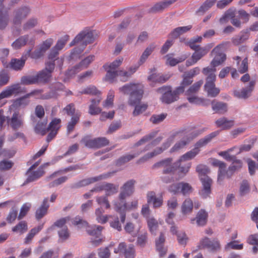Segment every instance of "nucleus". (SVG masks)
<instances>
[{
  "instance_id": "nucleus-34",
  "label": "nucleus",
  "mask_w": 258,
  "mask_h": 258,
  "mask_svg": "<svg viewBox=\"0 0 258 258\" xmlns=\"http://www.w3.org/2000/svg\"><path fill=\"white\" fill-rule=\"evenodd\" d=\"M105 177H106V176L105 175H100L99 176H97V177H95L84 179H83V180L75 183L73 185V187L79 188L82 186H86L87 185H89L92 183L96 182L100 179H101L105 178Z\"/></svg>"
},
{
  "instance_id": "nucleus-10",
  "label": "nucleus",
  "mask_w": 258,
  "mask_h": 258,
  "mask_svg": "<svg viewBox=\"0 0 258 258\" xmlns=\"http://www.w3.org/2000/svg\"><path fill=\"white\" fill-rule=\"evenodd\" d=\"M172 158H166L154 164L152 168L162 169L163 174H171L176 170L174 164H172Z\"/></svg>"
},
{
  "instance_id": "nucleus-46",
  "label": "nucleus",
  "mask_w": 258,
  "mask_h": 258,
  "mask_svg": "<svg viewBox=\"0 0 258 258\" xmlns=\"http://www.w3.org/2000/svg\"><path fill=\"white\" fill-rule=\"evenodd\" d=\"M212 109L216 113L223 114L227 110L226 104L220 102L212 101Z\"/></svg>"
},
{
  "instance_id": "nucleus-40",
  "label": "nucleus",
  "mask_w": 258,
  "mask_h": 258,
  "mask_svg": "<svg viewBox=\"0 0 258 258\" xmlns=\"http://www.w3.org/2000/svg\"><path fill=\"white\" fill-rule=\"evenodd\" d=\"M155 48V45L154 44H151L145 49V50L142 53L138 61V64L140 66L143 64L146 61L148 57L153 52Z\"/></svg>"
},
{
  "instance_id": "nucleus-41",
  "label": "nucleus",
  "mask_w": 258,
  "mask_h": 258,
  "mask_svg": "<svg viewBox=\"0 0 258 258\" xmlns=\"http://www.w3.org/2000/svg\"><path fill=\"white\" fill-rule=\"evenodd\" d=\"M4 0H0V29H4L8 25L9 18L8 13H3L4 7L3 2Z\"/></svg>"
},
{
  "instance_id": "nucleus-5",
  "label": "nucleus",
  "mask_w": 258,
  "mask_h": 258,
  "mask_svg": "<svg viewBox=\"0 0 258 258\" xmlns=\"http://www.w3.org/2000/svg\"><path fill=\"white\" fill-rule=\"evenodd\" d=\"M203 84V80H200L192 86L185 92L187 99L190 103L197 105H206L209 103V100L202 98H200L197 94L202 85Z\"/></svg>"
},
{
  "instance_id": "nucleus-18",
  "label": "nucleus",
  "mask_w": 258,
  "mask_h": 258,
  "mask_svg": "<svg viewBox=\"0 0 258 258\" xmlns=\"http://www.w3.org/2000/svg\"><path fill=\"white\" fill-rule=\"evenodd\" d=\"M50 88V92L45 94H43L41 97L42 99H48L52 98H56L60 95L59 92L64 91L65 87L62 83L56 82L52 84Z\"/></svg>"
},
{
  "instance_id": "nucleus-61",
  "label": "nucleus",
  "mask_w": 258,
  "mask_h": 258,
  "mask_svg": "<svg viewBox=\"0 0 258 258\" xmlns=\"http://www.w3.org/2000/svg\"><path fill=\"white\" fill-rule=\"evenodd\" d=\"M81 142L83 143L87 148L96 149L95 138L92 139L90 136H86L83 137Z\"/></svg>"
},
{
  "instance_id": "nucleus-11",
  "label": "nucleus",
  "mask_w": 258,
  "mask_h": 258,
  "mask_svg": "<svg viewBox=\"0 0 258 258\" xmlns=\"http://www.w3.org/2000/svg\"><path fill=\"white\" fill-rule=\"evenodd\" d=\"M199 247L200 249L207 248L211 251L215 252L221 249V245L217 239L211 240L205 237L200 240Z\"/></svg>"
},
{
  "instance_id": "nucleus-53",
  "label": "nucleus",
  "mask_w": 258,
  "mask_h": 258,
  "mask_svg": "<svg viewBox=\"0 0 258 258\" xmlns=\"http://www.w3.org/2000/svg\"><path fill=\"white\" fill-rule=\"evenodd\" d=\"M136 71V69L131 68L130 70L127 71H119L118 76L120 77V80L123 82H126L128 79Z\"/></svg>"
},
{
  "instance_id": "nucleus-50",
  "label": "nucleus",
  "mask_w": 258,
  "mask_h": 258,
  "mask_svg": "<svg viewBox=\"0 0 258 258\" xmlns=\"http://www.w3.org/2000/svg\"><path fill=\"white\" fill-rule=\"evenodd\" d=\"M180 194L183 196H188L193 191L191 185L187 182H180Z\"/></svg>"
},
{
  "instance_id": "nucleus-51",
  "label": "nucleus",
  "mask_w": 258,
  "mask_h": 258,
  "mask_svg": "<svg viewBox=\"0 0 258 258\" xmlns=\"http://www.w3.org/2000/svg\"><path fill=\"white\" fill-rule=\"evenodd\" d=\"M27 229L28 226L27 222L25 221H22L12 228V231L14 232L23 234L25 232Z\"/></svg>"
},
{
  "instance_id": "nucleus-60",
  "label": "nucleus",
  "mask_w": 258,
  "mask_h": 258,
  "mask_svg": "<svg viewBox=\"0 0 258 258\" xmlns=\"http://www.w3.org/2000/svg\"><path fill=\"white\" fill-rule=\"evenodd\" d=\"M216 1L217 0H206L199 8L198 12L204 13L214 5Z\"/></svg>"
},
{
  "instance_id": "nucleus-58",
  "label": "nucleus",
  "mask_w": 258,
  "mask_h": 258,
  "mask_svg": "<svg viewBox=\"0 0 258 258\" xmlns=\"http://www.w3.org/2000/svg\"><path fill=\"white\" fill-rule=\"evenodd\" d=\"M233 16V9H229L225 12L224 14L219 19V22L221 24L223 25L227 23L230 17Z\"/></svg>"
},
{
  "instance_id": "nucleus-29",
  "label": "nucleus",
  "mask_w": 258,
  "mask_h": 258,
  "mask_svg": "<svg viewBox=\"0 0 258 258\" xmlns=\"http://www.w3.org/2000/svg\"><path fill=\"white\" fill-rule=\"evenodd\" d=\"M27 174H28V175L26 181L24 183L25 184L34 181L41 177L44 174L43 166H40L35 171H30L29 172L27 171Z\"/></svg>"
},
{
  "instance_id": "nucleus-9",
  "label": "nucleus",
  "mask_w": 258,
  "mask_h": 258,
  "mask_svg": "<svg viewBox=\"0 0 258 258\" xmlns=\"http://www.w3.org/2000/svg\"><path fill=\"white\" fill-rule=\"evenodd\" d=\"M26 92L25 88H22L21 85L17 83L8 86L0 93V100L6 98H9L13 95H19Z\"/></svg>"
},
{
  "instance_id": "nucleus-56",
  "label": "nucleus",
  "mask_w": 258,
  "mask_h": 258,
  "mask_svg": "<svg viewBox=\"0 0 258 258\" xmlns=\"http://www.w3.org/2000/svg\"><path fill=\"white\" fill-rule=\"evenodd\" d=\"M107 72L105 77V80L110 83H112L117 76H118V71H113L110 69L104 68Z\"/></svg>"
},
{
  "instance_id": "nucleus-42",
  "label": "nucleus",
  "mask_w": 258,
  "mask_h": 258,
  "mask_svg": "<svg viewBox=\"0 0 258 258\" xmlns=\"http://www.w3.org/2000/svg\"><path fill=\"white\" fill-rule=\"evenodd\" d=\"M4 0H0V29H4L8 25L9 18L8 13H3L4 7L3 2Z\"/></svg>"
},
{
  "instance_id": "nucleus-27",
  "label": "nucleus",
  "mask_w": 258,
  "mask_h": 258,
  "mask_svg": "<svg viewBox=\"0 0 258 258\" xmlns=\"http://www.w3.org/2000/svg\"><path fill=\"white\" fill-rule=\"evenodd\" d=\"M258 31V21L251 25L248 29L246 30L245 35H243L240 37L235 38L232 39V42L235 45H238L240 43L243 42L244 40H246L249 36V31Z\"/></svg>"
},
{
  "instance_id": "nucleus-37",
  "label": "nucleus",
  "mask_w": 258,
  "mask_h": 258,
  "mask_svg": "<svg viewBox=\"0 0 258 258\" xmlns=\"http://www.w3.org/2000/svg\"><path fill=\"white\" fill-rule=\"evenodd\" d=\"M233 59L237 61V65L238 66V71L240 74H244L248 71V63L247 57H245L240 64L241 58L240 56H236L233 57Z\"/></svg>"
},
{
  "instance_id": "nucleus-6",
  "label": "nucleus",
  "mask_w": 258,
  "mask_h": 258,
  "mask_svg": "<svg viewBox=\"0 0 258 258\" xmlns=\"http://www.w3.org/2000/svg\"><path fill=\"white\" fill-rule=\"evenodd\" d=\"M157 92L163 93L161 97L162 101L167 104H170L176 101L178 98L179 94L180 93L179 91H177V89L172 92L171 87L169 86L160 87L157 89Z\"/></svg>"
},
{
  "instance_id": "nucleus-39",
  "label": "nucleus",
  "mask_w": 258,
  "mask_h": 258,
  "mask_svg": "<svg viewBox=\"0 0 258 258\" xmlns=\"http://www.w3.org/2000/svg\"><path fill=\"white\" fill-rule=\"evenodd\" d=\"M212 164L214 166L219 168L218 179L219 180L222 179L225 173L226 165L224 162L218 159H214Z\"/></svg>"
},
{
  "instance_id": "nucleus-35",
  "label": "nucleus",
  "mask_w": 258,
  "mask_h": 258,
  "mask_svg": "<svg viewBox=\"0 0 258 258\" xmlns=\"http://www.w3.org/2000/svg\"><path fill=\"white\" fill-rule=\"evenodd\" d=\"M217 127H221L222 130H229L234 124L233 120H229L226 117H222L215 121Z\"/></svg>"
},
{
  "instance_id": "nucleus-17",
  "label": "nucleus",
  "mask_w": 258,
  "mask_h": 258,
  "mask_svg": "<svg viewBox=\"0 0 258 258\" xmlns=\"http://www.w3.org/2000/svg\"><path fill=\"white\" fill-rule=\"evenodd\" d=\"M174 138V136L169 138L166 142H165L163 145L162 147L158 148L155 149L154 151L149 153L145 155L144 156L142 157L140 159H139L137 163L140 164L141 163H143L146 161H147L150 158L153 157L154 156L157 155L158 154L162 153L164 150L168 148L170 146L171 142L173 141Z\"/></svg>"
},
{
  "instance_id": "nucleus-54",
  "label": "nucleus",
  "mask_w": 258,
  "mask_h": 258,
  "mask_svg": "<svg viewBox=\"0 0 258 258\" xmlns=\"http://www.w3.org/2000/svg\"><path fill=\"white\" fill-rule=\"evenodd\" d=\"M103 227L101 226L94 225L91 227H88L87 229V233L92 236H95L98 237L101 235Z\"/></svg>"
},
{
  "instance_id": "nucleus-52",
  "label": "nucleus",
  "mask_w": 258,
  "mask_h": 258,
  "mask_svg": "<svg viewBox=\"0 0 258 258\" xmlns=\"http://www.w3.org/2000/svg\"><path fill=\"white\" fill-rule=\"evenodd\" d=\"M28 40V36L25 35L21 36L16 39L12 44V47L15 49H19L25 45Z\"/></svg>"
},
{
  "instance_id": "nucleus-13",
  "label": "nucleus",
  "mask_w": 258,
  "mask_h": 258,
  "mask_svg": "<svg viewBox=\"0 0 258 258\" xmlns=\"http://www.w3.org/2000/svg\"><path fill=\"white\" fill-rule=\"evenodd\" d=\"M183 134V131L176 132L167 140H168L169 138L173 136V139H174V138L176 137H180L183 136L182 139L179 142H177L170 149L171 153L176 152L183 149L190 142L191 140L189 139V138L187 137V136H183L182 135ZM167 141H166L165 142H166ZM173 141H172L171 143H172ZM171 144V143H170V144Z\"/></svg>"
},
{
  "instance_id": "nucleus-19",
  "label": "nucleus",
  "mask_w": 258,
  "mask_h": 258,
  "mask_svg": "<svg viewBox=\"0 0 258 258\" xmlns=\"http://www.w3.org/2000/svg\"><path fill=\"white\" fill-rule=\"evenodd\" d=\"M61 119L60 118H54L49 123L48 127H47L48 131H50L47 137V141L50 142L52 140L57 134L61 125Z\"/></svg>"
},
{
  "instance_id": "nucleus-43",
  "label": "nucleus",
  "mask_w": 258,
  "mask_h": 258,
  "mask_svg": "<svg viewBox=\"0 0 258 258\" xmlns=\"http://www.w3.org/2000/svg\"><path fill=\"white\" fill-rule=\"evenodd\" d=\"M26 58L22 56L20 59L14 58L11 60L10 66L11 68L16 71L21 70L24 66Z\"/></svg>"
},
{
  "instance_id": "nucleus-49",
  "label": "nucleus",
  "mask_w": 258,
  "mask_h": 258,
  "mask_svg": "<svg viewBox=\"0 0 258 258\" xmlns=\"http://www.w3.org/2000/svg\"><path fill=\"white\" fill-rule=\"evenodd\" d=\"M196 171L199 173L201 181L203 178H210L207 176L210 172V170L207 166L200 164L197 166Z\"/></svg>"
},
{
  "instance_id": "nucleus-45",
  "label": "nucleus",
  "mask_w": 258,
  "mask_h": 258,
  "mask_svg": "<svg viewBox=\"0 0 258 258\" xmlns=\"http://www.w3.org/2000/svg\"><path fill=\"white\" fill-rule=\"evenodd\" d=\"M192 201L190 198L186 199L181 206V212L183 214L190 213L193 209Z\"/></svg>"
},
{
  "instance_id": "nucleus-21",
  "label": "nucleus",
  "mask_w": 258,
  "mask_h": 258,
  "mask_svg": "<svg viewBox=\"0 0 258 258\" xmlns=\"http://www.w3.org/2000/svg\"><path fill=\"white\" fill-rule=\"evenodd\" d=\"M23 124V118L18 111L13 113L12 117L8 119V125L14 130H17L22 127Z\"/></svg>"
},
{
  "instance_id": "nucleus-38",
  "label": "nucleus",
  "mask_w": 258,
  "mask_h": 258,
  "mask_svg": "<svg viewBox=\"0 0 258 258\" xmlns=\"http://www.w3.org/2000/svg\"><path fill=\"white\" fill-rule=\"evenodd\" d=\"M38 83L46 84L49 82L52 75L46 70L39 71L36 75Z\"/></svg>"
},
{
  "instance_id": "nucleus-36",
  "label": "nucleus",
  "mask_w": 258,
  "mask_h": 258,
  "mask_svg": "<svg viewBox=\"0 0 258 258\" xmlns=\"http://www.w3.org/2000/svg\"><path fill=\"white\" fill-rule=\"evenodd\" d=\"M191 28V25L177 27L173 30L169 34V36L172 38H176L180 35L189 31Z\"/></svg>"
},
{
  "instance_id": "nucleus-2",
  "label": "nucleus",
  "mask_w": 258,
  "mask_h": 258,
  "mask_svg": "<svg viewBox=\"0 0 258 258\" xmlns=\"http://www.w3.org/2000/svg\"><path fill=\"white\" fill-rule=\"evenodd\" d=\"M94 33L93 31L86 29L81 32L75 37L70 43V46H72L77 43H81L82 44V47H75L72 50L71 53V57L72 58L81 53L87 44L93 42L95 40Z\"/></svg>"
},
{
  "instance_id": "nucleus-22",
  "label": "nucleus",
  "mask_w": 258,
  "mask_h": 258,
  "mask_svg": "<svg viewBox=\"0 0 258 258\" xmlns=\"http://www.w3.org/2000/svg\"><path fill=\"white\" fill-rule=\"evenodd\" d=\"M147 202L152 204L154 208L160 207L163 202V199L162 195L157 197L154 191H149L147 195Z\"/></svg>"
},
{
  "instance_id": "nucleus-57",
  "label": "nucleus",
  "mask_w": 258,
  "mask_h": 258,
  "mask_svg": "<svg viewBox=\"0 0 258 258\" xmlns=\"http://www.w3.org/2000/svg\"><path fill=\"white\" fill-rule=\"evenodd\" d=\"M192 78L189 77L187 74L183 77V80L181 83L180 86L177 87V91H179L180 93H183L184 90V87L191 84L192 82Z\"/></svg>"
},
{
  "instance_id": "nucleus-63",
  "label": "nucleus",
  "mask_w": 258,
  "mask_h": 258,
  "mask_svg": "<svg viewBox=\"0 0 258 258\" xmlns=\"http://www.w3.org/2000/svg\"><path fill=\"white\" fill-rule=\"evenodd\" d=\"M238 240H233L230 242H228L225 246V249L226 250H228L229 249H236V250H241L243 247V244L242 243L238 244Z\"/></svg>"
},
{
  "instance_id": "nucleus-14",
  "label": "nucleus",
  "mask_w": 258,
  "mask_h": 258,
  "mask_svg": "<svg viewBox=\"0 0 258 258\" xmlns=\"http://www.w3.org/2000/svg\"><path fill=\"white\" fill-rule=\"evenodd\" d=\"M135 183V180L131 179L123 184L120 188V192L118 196L119 200H125L126 198L130 197L134 193Z\"/></svg>"
},
{
  "instance_id": "nucleus-28",
  "label": "nucleus",
  "mask_w": 258,
  "mask_h": 258,
  "mask_svg": "<svg viewBox=\"0 0 258 258\" xmlns=\"http://www.w3.org/2000/svg\"><path fill=\"white\" fill-rule=\"evenodd\" d=\"M48 202V198H45L40 207L36 211L35 217L37 220L42 219L47 213V211L49 207Z\"/></svg>"
},
{
  "instance_id": "nucleus-33",
  "label": "nucleus",
  "mask_w": 258,
  "mask_h": 258,
  "mask_svg": "<svg viewBox=\"0 0 258 258\" xmlns=\"http://www.w3.org/2000/svg\"><path fill=\"white\" fill-rule=\"evenodd\" d=\"M177 1V0H164L162 2L157 3L151 9V11L152 12H157L163 11V10L168 8Z\"/></svg>"
},
{
  "instance_id": "nucleus-20",
  "label": "nucleus",
  "mask_w": 258,
  "mask_h": 258,
  "mask_svg": "<svg viewBox=\"0 0 258 258\" xmlns=\"http://www.w3.org/2000/svg\"><path fill=\"white\" fill-rule=\"evenodd\" d=\"M118 185L110 183H103L94 188L97 192L104 190L106 196H110L117 192Z\"/></svg>"
},
{
  "instance_id": "nucleus-23",
  "label": "nucleus",
  "mask_w": 258,
  "mask_h": 258,
  "mask_svg": "<svg viewBox=\"0 0 258 258\" xmlns=\"http://www.w3.org/2000/svg\"><path fill=\"white\" fill-rule=\"evenodd\" d=\"M114 202L115 210L120 214V221L124 223L126 218V203L125 200H120Z\"/></svg>"
},
{
  "instance_id": "nucleus-16",
  "label": "nucleus",
  "mask_w": 258,
  "mask_h": 258,
  "mask_svg": "<svg viewBox=\"0 0 258 258\" xmlns=\"http://www.w3.org/2000/svg\"><path fill=\"white\" fill-rule=\"evenodd\" d=\"M114 252L118 253L122 252L125 258H134L136 256V250L134 245L130 244L126 246L125 242H121L118 247L114 249Z\"/></svg>"
},
{
  "instance_id": "nucleus-12",
  "label": "nucleus",
  "mask_w": 258,
  "mask_h": 258,
  "mask_svg": "<svg viewBox=\"0 0 258 258\" xmlns=\"http://www.w3.org/2000/svg\"><path fill=\"white\" fill-rule=\"evenodd\" d=\"M94 59L95 56L93 55L87 56L82 60L79 64L76 65L72 69L69 70L67 72V75L69 77H71L73 75L76 74L82 70L87 68L88 66L94 60Z\"/></svg>"
},
{
  "instance_id": "nucleus-3",
  "label": "nucleus",
  "mask_w": 258,
  "mask_h": 258,
  "mask_svg": "<svg viewBox=\"0 0 258 258\" xmlns=\"http://www.w3.org/2000/svg\"><path fill=\"white\" fill-rule=\"evenodd\" d=\"M216 71V69H211L209 67L204 68L202 70L203 74L207 76L204 85L205 90L208 96L212 97H216L220 93V89L216 87L215 83L216 78L215 74Z\"/></svg>"
},
{
  "instance_id": "nucleus-24",
  "label": "nucleus",
  "mask_w": 258,
  "mask_h": 258,
  "mask_svg": "<svg viewBox=\"0 0 258 258\" xmlns=\"http://www.w3.org/2000/svg\"><path fill=\"white\" fill-rule=\"evenodd\" d=\"M214 45L212 43L208 44L205 47L199 48L196 50L191 55V58L195 60L197 62L203 57L206 55L213 47Z\"/></svg>"
},
{
  "instance_id": "nucleus-8",
  "label": "nucleus",
  "mask_w": 258,
  "mask_h": 258,
  "mask_svg": "<svg viewBox=\"0 0 258 258\" xmlns=\"http://www.w3.org/2000/svg\"><path fill=\"white\" fill-rule=\"evenodd\" d=\"M70 220H71L72 224L73 225L78 226L79 228L86 227L88 226V223L86 221L83 220L81 217L79 216H76L73 219H71L70 217L68 216L60 218L56 221L52 226V228L53 227L63 228L64 227V225Z\"/></svg>"
},
{
  "instance_id": "nucleus-7",
  "label": "nucleus",
  "mask_w": 258,
  "mask_h": 258,
  "mask_svg": "<svg viewBox=\"0 0 258 258\" xmlns=\"http://www.w3.org/2000/svg\"><path fill=\"white\" fill-rule=\"evenodd\" d=\"M227 43H223L215 47L212 53L216 54L214 58L211 62V67H209L211 69H216V67H218L226 59V54L222 52L223 49L225 47V45Z\"/></svg>"
},
{
  "instance_id": "nucleus-44",
  "label": "nucleus",
  "mask_w": 258,
  "mask_h": 258,
  "mask_svg": "<svg viewBox=\"0 0 258 258\" xmlns=\"http://www.w3.org/2000/svg\"><path fill=\"white\" fill-rule=\"evenodd\" d=\"M43 224L31 229V230L30 231V232L28 233L27 236L25 238L24 243L26 244L30 243L31 242L34 236L41 230V229L43 228Z\"/></svg>"
},
{
  "instance_id": "nucleus-25",
  "label": "nucleus",
  "mask_w": 258,
  "mask_h": 258,
  "mask_svg": "<svg viewBox=\"0 0 258 258\" xmlns=\"http://www.w3.org/2000/svg\"><path fill=\"white\" fill-rule=\"evenodd\" d=\"M203 188L200 191V195L203 198L206 199L211 194V186L212 184V179L210 178H202Z\"/></svg>"
},
{
  "instance_id": "nucleus-31",
  "label": "nucleus",
  "mask_w": 258,
  "mask_h": 258,
  "mask_svg": "<svg viewBox=\"0 0 258 258\" xmlns=\"http://www.w3.org/2000/svg\"><path fill=\"white\" fill-rule=\"evenodd\" d=\"M102 98L98 96L97 98L93 99L91 100V104L89 107V113L92 115H95L100 114L102 109L98 106Z\"/></svg>"
},
{
  "instance_id": "nucleus-48",
  "label": "nucleus",
  "mask_w": 258,
  "mask_h": 258,
  "mask_svg": "<svg viewBox=\"0 0 258 258\" xmlns=\"http://www.w3.org/2000/svg\"><path fill=\"white\" fill-rule=\"evenodd\" d=\"M141 152H137L133 154H126L120 157L116 162V164L118 165H121L125 163H127L137 156H139Z\"/></svg>"
},
{
  "instance_id": "nucleus-64",
  "label": "nucleus",
  "mask_w": 258,
  "mask_h": 258,
  "mask_svg": "<svg viewBox=\"0 0 258 258\" xmlns=\"http://www.w3.org/2000/svg\"><path fill=\"white\" fill-rule=\"evenodd\" d=\"M38 24L37 19L31 18L29 19L23 26V29L25 31H28L35 27Z\"/></svg>"
},
{
  "instance_id": "nucleus-59",
  "label": "nucleus",
  "mask_w": 258,
  "mask_h": 258,
  "mask_svg": "<svg viewBox=\"0 0 258 258\" xmlns=\"http://www.w3.org/2000/svg\"><path fill=\"white\" fill-rule=\"evenodd\" d=\"M46 122H38L35 127V132L38 134L45 135L48 131L47 128H46Z\"/></svg>"
},
{
  "instance_id": "nucleus-1",
  "label": "nucleus",
  "mask_w": 258,
  "mask_h": 258,
  "mask_svg": "<svg viewBox=\"0 0 258 258\" xmlns=\"http://www.w3.org/2000/svg\"><path fill=\"white\" fill-rule=\"evenodd\" d=\"M119 90L124 94H130L128 103L130 106H135L133 112L134 116L141 114L147 109L148 105L147 103L138 104L142 100L144 93L142 85L131 83L120 88Z\"/></svg>"
},
{
  "instance_id": "nucleus-32",
  "label": "nucleus",
  "mask_w": 258,
  "mask_h": 258,
  "mask_svg": "<svg viewBox=\"0 0 258 258\" xmlns=\"http://www.w3.org/2000/svg\"><path fill=\"white\" fill-rule=\"evenodd\" d=\"M165 241L164 235L163 233H161L159 238L156 240V250L159 253L160 257L164 256L167 252V249L164 247Z\"/></svg>"
},
{
  "instance_id": "nucleus-47",
  "label": "nucleus",
  "mask_w": 258,
  "mask_h": 258,
  "mask_svg": "<svg viewBox=\"0 0 258 258\" xmlns=\"http://www.w3.org/2000/svg\"><path fill=\"white\" fill-rule=\"evenodd\" d=\"M207 218L208 213L203 209L200 210L196 217L197 223L198 225H205L207 223Z\"/></svg>"
},
{
  "instance_id": "nucleus-55",
  "label": "nucleus",
  "mask_w": 258,
  "mask_h": 258,
  "mask_svg": "<svg viewBox=\"0 0 258 258\" xmlns=\"http://www.w3.org/2000/svg\"><path fill=\"white\" fill-rule=\"evenodd\" d=\"M236 148V147H232L226 151L220 152L218 153V154L219 156H222L226 160L231 162L235 160L236 157L234 155H231L230 153Z\"/></svg>"
},
{
  "instance_id": "nucleus-62",
  "label": "nucleus",
  "mask_w": 258,
  "mask_h": 258,
  "mask_svg": "<svg viewBox=\"0 0 258 258\" xmlns=\"http://www.w3.org/2000/svg\"><path fill=\"white\" fill-rule=\"evenodd\" d=\"M79 119L80 115L76 114L72 117L71 121L68 123L67 126L68 134H70L74 130L75 125L79 122Z\"/></svg>"
},
{
  "instance_id": "nucleus-26",
  "label": "nucleus",
  "mask_w": 258,
  "mask_h": 258,
  "mask_svg": "<svg viewBox=\"0 0 258 258\" xmlns=\"http://www.w3.org/2000/svg\"><path fill=\"white\" fill-rule=\"evenodd\" d=\"M255 84L254 81H250L246 88L242 89L241 91H235L234 92V96L238 98L245 99L247 98L252 91Z\"/></svg>"
},
{
  "instance_id": "nucleus-4",
  "label": "nucleus",
  "mask_w": 258,
  "mask_h": 258,
  "mask_svg": "<svg viewBox=\"0 0 258 258\" xmlns=\"http://www.w3.org/2000/svg\"><path fill=\"white\" fill-rule=\"evenodd\" d=\"M219 133L220 132L219 131L212 132L206 136L205 138L200 140L196 144L195 148L187 152L180 157L177 164H178L182 161L193 159L200 152V149L208 144L214 138L218 136Z\"/></svg>"
},
{
  "instance_id": "nucleus-15",
  "label": "nucleus",
  "mask_w": 258,
  "mask_h": 258,
  "mask_svg": "<svg viewBox=\"0 0 258 258\" xmlns=\"http://www.w3.org/2000/svg\"><path fill=\"white\" fill-rule=\"evenodd\" d=\"M30 10L28 7H22L14 12L13 24L14 26H20L23 19H25L30 14Z\"/></svg>"
},
{
  "instance_id": "nucleus-30",
  "label": "nucleus",
  "mask_w": 258,
  "mask_h": 258,
  "mask_svg": "<svg viewBox=\"0 0 258 258\" xmlns=\"http://www.w3.org/2000/svg\"><path fill=\"white\" fill-rule=\"evenodd\" d=\"M34 91L31 92L24 95L23 97H20L15 99L13 102V105L15 107H25L27 106L30 102L29 98L30 96L34 94Z\"/></svg>"
}]
</instances>
